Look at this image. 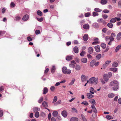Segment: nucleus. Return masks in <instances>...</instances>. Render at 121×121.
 I'll use <instances>...</instances> for the list:
<instances>
[{
	"instance_id": "obj_64",
	"label": "nucleus",
	"mask_w": 121,
	"mask_h": 121,
	"mask_svg": "<svg viewBox=\"0 0 121 121\" xmlns=\"http://www.w3.org/2000/svg\"><path fill=\"white\" fill-rule=\"evenodd\" d=\"M111 36L114 38L116 36V35L114 33H112L111 34Z\"/></svg>"
},
{
	"instance_id": "obj_5",
	"label": "nucleus",
	"mask_w": 121,
	"mask_h": 121,
	"mask_svg": "<svg viewBox=\"0 0 121 121\" xmlns=\"http://www.w3.org/2000/svg\"><path fill=\"white\" fill-rule=\"evenodd\" d=\"M96 52H99L100 51V47L98 45H97L94 47Z\"/></svg>"
},
{
	"instance_id": "obj_63",
	"label": "nucleus",
	"mask_w": 121,
	"mask_h": 121,
	"mask_svg": "<svg viewBox=\"0 0 121 121\" xmlns=\"http://www.w3.org/2000/svg\"><path fill=\"white\" fill-rule=\"evenodd\" d=\"M112 73L111 72H109L108 74V77L110 78L112 76Z\"/></svg>"
},
{
	"instance_id": "obj_28",
	"label": "nucleus",
	"mask_w": 121,
	"mask_h": 121,
	"mask_svg": "<svg viewBox=\"0 0 121 121\" xmlns=\"http://www.w3.org/2000/svg\"><path fill=\"white\" fill-rule=\"evenodd\" d=\"M118 63L116 62H115L112 64V65L113 67H116L118 65Z\"/></svg>"
},
{
	"instance_id": "obj_17",
	"label": "nucleus",
	"mask_w": 121,
	"mask_h": 121,
	"mask_svg": "<svg viewBox=\"0 0 121 121\" xmlns=\"http://www.w3.org/2000/svg\"><path fill=\"white\" fill-rule=\"evenodd\" d=\"M88 35L87 34H85L83 37V40L84 41H86L88 39Z\"/></svg>"
},
{
	"instance_id": "obj_52",
	"label": "nucleus",
	"mask_w": 121,
	"mask_h": 121,
	"mask_svg": "<svg viewBox=\"0 0 121 121\" xmlns=\"http://www.w3.org/2000/svg\"><path fill=\"white\" fill-rule=\"evenodd\" d=\"M103 12H104V13H109V11L108 10L105 9L103 11Z\"/></svg>"
},
{
	"instance_id": "obj_15",
	"label": "nucleus",
	"mask_w": 121,
	"mask_h": 121,
	"mask_svg": "<svg viewBox=\"0 0 121 121\" xmlns=\"http://www.w3.org/2000/svg\"><path fill=\"white\" fill-rule=\"evenodd\" d=\"M61 114L62 116L64 117H66L67 116L66 112L65 110L63 111L62 112Z\"/></svg>"
},
{
	"instance_id": "obj_3",
	"label": "nucleus",
	"mask_w": 121,
	"mask_h": 121,
	"mask_svg": "<svg viewBox=\"0 0 121 121\" xmlns=\"http://www.w3.org/2000/svg\"><path fill=\"white\" fill-rule=\"evenodd\" d=\"M88 77L84 75H82L81 77V81L82 82L86 81L87 80Z\"/></svg>"
},
{
	"instance_id": "obj_48",
	"label": "nucleus",
	"mask_w": 121,
	"mask_h": 121,
	"mask_svg": "<svg viewBox=\"0 0 121 121\" xmlns=\"http://www.w3.org/2000/svg\"><path fill=\"white\" fill-rule=\"evenodd\" d=\"M72 109L74 112L77 113V110L75 108H72Z\"/></svg>"
},
{
	"instance_id": "obj_2",
	"label": "nucleus",
	"mask_w": 121,
	"mask_h": 121,
	"mask_svg": "<svg viewBox=\"0 0 121 121\" xmlns=\"http://www.w3.org/2000/svg\"><path fill=\"white\" fill-rule=\"evenodd\" d=\"M119 82L117 81L114 80L110 82L109 85L111 86L118 85Z\"/></svg>"
},
{
	"instance_id": "obj_13",
	"label": "nucleus",
	"mask_w": 121,
	"mask_h": 121,
	"mask_svg": "<svg viewBox=\"0 0 121 121\" xmlns=\"http://www.w3.org/2000/svg\"><path fill=\"white\" fill-rule=\"evenodd\" d=\"M107 2V0H101L100 1V3L102 5L105 4Z\"/></svg>"
},
{
	"instance_id": "obj_49",
	"label": "nucleus",
	"mask_w": 121,
	"mask_h": 121,
	"mask_svg": "<svg viewBox=\"0 0 121 121\" xmlns=\"http://www.w3.org/2000/svg\"><path fill=\"white\" fill-rule=\"evenodd\" d=\"M43 99L42 97H41L40 99L38 101V102L39 103H40L43 100Z\"/></svg>"
},
{
	"instance_id": "obj_8",
	"label": "nucleus",
	"mask_w": 121,
	"mask_h": 121,
	"mask_svg": "<svg viewBox=\"0 0 121 121\" xmlns=\"http://www.w3.org/2000/svg\"><path fill=\"white\" fill-rule=\"evenodd\" d=\"M90 93L92 94H94V92H96V91L94 90V88L92 87H91L90 88Z\"/></svg>"
},
{
	"instance_id": "obj_20",
	"label": "nucleus",
	"mask_w": 121,
	"mask_h": 121,
	"mask_svg": "<svg viewBox=\"0 0 121 121\" xmlns=\"http://www.w3.org/2000/svg\"><path fill=\"white\" fill-rule=\"evenodd\" d=\"M83 28L85 29H87L89 28V26L87 24H84L83 26Z\"/></svg>"
},
{
	"instance_id": "obj_57",
	"label": "nucleus",
	"mask_w": 121,
	"mask_h": 121,
	"mask_svg": "<svg viewBox=\"0 0 121 121\" xmlns=\"http://www.w3.org/2000/svg\"><path fill=\"white\" fill-rule=\"evenodd\" d=\"M21 19V17L18 16H17L15 17V19L17 21H19Z\"/></svg>"
},
{
	"instance_id": "obj_40",
	"label": "nucleus",
	"mask_w": 121,
	"mask_h": 121,
	"mask_svg": "<svg viewBox=\"0 0 121 121\" xmlns=\"http://www.w3.org/2000/svg\"><path fill=\"white\" fill-rule=\"evenodd\" d=\"M57 98L56 96H55L53 99V100L52 101V103H54L56 102L57 100Z\"/></svg>"
},
{
	"instance_id": "obj_32",
	"label": "nucleus",
	"mask_w": 121,
	"mask_h": 121,
	"mask_svg": "<svg viewBox=\"0 0 121 121\" xmlns=\"http://www.w3.org/2000/svg\"><path fill=\"white\" fill-rule=\"evenodd\" d=\"M81 104H84L85 105L87 106L88 105V103L86 101H85L81 103Z\"/></svg>"
},
{
	"instance_id": "obj_54",
	"label": "nucleus",
	"mask_w": 121,
	"mask_h": 121,
	"mask_svg": "<svg viewBox=\"0 0 121 121\" xmlns=\"http://www.w3.org/2000/svg\"><path fill=\"white\" fill-rule=\"evenodd\" d=\"M99 41H95L94 42H93L92 44V45H96L99 44Z\"/></svg>"
},
{
	"instance_id": "obj_34",
	"label": "nucleus",
	"mask_w": 121,
	"mask_h": 121,
	"mask_svg": "<svg viewBox=\"0 0 121 121\" xmlns=\"http://www.w3.org/2000/svg\"><path fill=\"white\" fill-rule=\"evenodd\" d=\"M94 10L96 12H101L102 11L101 9L97 8H95Z\"/></svg>"
},
{
	"instance_id": "obj_35",
	"label": "nucleus",
	"mask_w": 121,
	"mask_h": 121,
	"mask_svg": "<svg viewBox=\"0 0 121 121\" xmlns=\"http://www.w3.org/2000/svg\"><path fill=\"white\" fill-rule=\"evenodd\" d=\"M75 81V79L74 78L72 79L71 82L69 83V85H71L74 84V83Z\"/></svg>"
},
{
	"instance_id": "obj_31",
	"label": "nucleus",
	"mask_w": 121,
	"mask_h": 121,
	"mask_svg": "<svg viewBox=\"0 0 121 121\" xmlns=\"http://www.w3.org/2000/svg\"><path fill=\"white\" fill-rule=\"evenodd\" d=\"M58 114V112L56 111H55L52 113V115L54 117H55L57 116Z\"/></svg>"
},
{
	"instance_id": "obj_51",
	"label": "nucleus",
	"mask_w": 121,
	"mask_h": 121,
	"mask_svg": "<svg viewBox=\"0 0 121 121\" xmlns=\"http://www.w3.org/2000/svg\"><path fill=\"white\" fill-rule=\"evenodd\" d=\"M69 66L70 68H74L75 67V65L72 63H71L69 64Z\"/></svg>"
},
{
	"instance_id": "obj_11",
	"label": "nucleus",
	"mask_w": 121,
	"mask_h": 121,
	"mask_svg": "<svg viewBox=\"0 0 121 121\" xmlns=\"http://www.w3.org/2000/svg\"><path fill=\"white\" fill-rule=\"evenodd\" d=\"M56 70V68L54 65H53L52 68L51 69V71L52 73H54L55 71Z\"/></svg>"
},
{
	"instance_id": "obj_12",
	"label": "nucleus",
	"mask_w": 121,
	"mask_h": 121,
	"mask_svg": "<svg viewBox=\"0 0 121 121\" xmlns=\"http://www.w3.org/2000/svg\"><path fill=\"white\" fill-rule=\"evenodd\" d=\"M96 61L95 60H92L90 62V65L91 66L93 67L95 65V62Z\"/></svg>"
},
{
	"instance_id": "obj_37",
	"label": "nucleus",
	"mask_w": 121,
	"mask_h": 121,
	"mask_svg": "<svg viewBox=\"0 0 121 121\" xmlns=\"http://www.w3.org/2000/svg\"><path fill=\"white\" fill-rule=\"evenodd\" d=\"M108 26L110 28H111L113 26V24L111 23H109L108 24Z\"/></svg>"
},
{
	"instance_id": "obj_55",
	"label": "nucleus",
	"mask_w": 121,
	"mask_h": 121,
	"mask_svg": "<svg viewBox=\"0 0 121 121\" xmlns=\"http://www.w3.org/2000/svg\"><path fill=\"white\" fill-rule=\"evenodd\" d=\"M85 53V52L84 51H82V52L80 53V55L82 56H83L84 55V54Z\"/></svg>"
},
{
	"instance_id": "obj_27",
	"label": "nucleus",
	"mask_w": 121,
	"mask_h": 121,
	"mask_svg": "<svg viewBox=\"0 0 121 121\" xmlns=\"http://www.w3.org/2000/svg\"><path fill=\"white\" fill-rule=\"evenodd\" d=\"M101 57V55L100 54H98L97 55L96 57V58L97 60H99L100 59Z\"/></svg>"
},
{
	"instance_id": "obj_47",
	"label": "nucleus",
	"mask_w": 121,
	"mask_h": 121,
	"mask_svg": "<svg viewBox=\"0 0 121 121\" xmlns=\"http://www.w3.org/2000/svg\"><path fill=\"white\" fill-rule=\"evenodd\" d=\"M93 15L94 16H95L99 15L98 13L95 12H93Z\"/></svg>"
},
{
	"instance_id": "obj_42",
	"label": "nucleus",
	"mask_w": 121,
	"mask_h": 121,
	"mask_svg": "<svg viewBox=\"0 0 121 121\" xmlns=\"http://www.w3.org/2000/svg\"><path fill=\"white\" fill-rule=\"evenodd\" d=\"M50 89L51 91H53L55 89V87L54 86H52L51 87Z\"/></svg>"
},
{
	"instance_id": "obj_50",
	"label": "nucleus",
	"mask_w": 121,
	"mask_h": 121,
	"mask_svg": "<svg viewBox=\"0 0 121 121\" xmlns=\"http://www.w3.org/2000/svg\"><path fill=\"white\" fill-rule=\"evenodd\" d=\"M110 60H107L105 62V64L107 66L111 62Z\"/></svg>"
},
{
	"instance_id": "obj_33",
	"label": "nucleus",
	"mask_w": 121,
	"mask_h": 121,
	"mask_svg": "<svg viewBox=\"0 0 121 121\" xmlns=\"http://www.w3.org/2000/svg\"><path fill=\"white\" fill-rule=\"evenodd\" d=\"M33 111L34 112L37 111H39L40 110L39 108L37 107H35L33 109Z\"/></svg>"
},
{
	"instance_id": "obj_24",
	"label": "nucleus",
	"mask_w": 121,
	"mask_h": 121,
	"mask_svg": "<svg viewBox=\"0 0 121 121\" xmlns=\"http://www.w3.org/2000/svg\"><path fill=\"white\" fill-rule=\"evenodd\" d=\"M67 69V68L66 67H63L62 69V71L63 73L64 74H65L66 71Z\"/></svg>"
},
{
	"instance_id": "obj_1",
	"label": "nucleus",
	"mask_w": 121,
	"mask_h": 121,
	"mask_svg": "<svg viewBox=\"0 0 121 121\" xmlns=\"http://www.w3.org/2000/svg\"><path fill=\"white\" fill-rule=\"evenodd\" d=\"M98 78H95L92 77L89 79V83L91 84H96L98 82Z\"/></svg>"
},
{
	"instance_id": "obj_21",
	"label": "nucleus",
	"mask_w": 121,
	"mask_h": 121,
	"mask_svg": "<svg viewBox=\"0 0 121 121\" xmlns=\"http://www.w3.org/2000/svg\"><path fill=\"white\" fill-rule=\"evenodd\" d=\"M78 119L75 117H73L71 118L70 121H78Z\"/></svg>"
},
{
	"instance_id": "obj_9",
	"label": "nucleus",
	"mask_w": 121,
	"mask_h": 121,
	"mask_svg": "<svg viewBox=\"0 0 121 121\" xmlns=\"http://www.w3.org/2000/svg\"><path fill=\"white\" fill-rule=\"evenodd\" d=\"M121 48V44L118 45L116 48L115 50V52H117Z\"/></svg>"
},
{
	"instance_id": "obj_60",
	"label": "nucleus",
	"mask_w": 121,
	"mask_h": 121,
	"mask_svg": "<svg viewBox=\"0 0 121 121\" xmlns=\"http://www.w3.org/2000/svg\"><path fill=\"white\" fill-rule=\"evenodd\" d=\"M32 39L31 37L29 36L27 37V40L29 41H31Z\"/></svg>"
},
{
	"instance_id": "obj_45",
	"label": "nucleus",
	"mask_w": 121,
	"mask_h": 121,
	"mask_svg": "<svg viewBox=\"0 0 121 121\" xmlns=\"http://www.w3.org/2000/svg\"><path fill=\"white\" fill-rule=\"evenodd\" d=\"M66 73H66L69 74L71 73V71L69 69H67L66 71Z\"/></svg>"
},
{
	"instance_id": "obj_41",
	"label": "nucleus",
	"mask_w": 121,
	"mask_h": 121,
	"mask_svg": "<svg viewBox=\"0 0 121 121\" xmlns=\"http://www.w3.org/2000/svg\"><path fill=\"white\" fill-rule=\"evenodd\" d=\"M37 13L39 16H41L42 15V12L40 10H38L37 12Z\"/></svg>"
},
{
	"instance_id": "obj_58",
	"label": "nucleus",
	"mask_w": 121,
	"mask_h": 121,
	"mask_svg": "<svg viewBox=\"0 0 121 121\" xmlns=\"http://www.w3.org/2000/svg\"><path fill=\"white\" fill-rule=\"evenodd\" d=\"M61 103V101L60 100H58L56 103H55L54 104L55 105H56L59 104H60Z\"/></svg>"
},
{
	"instance_id": "obj_36",
	"label": "nucleus",
	"mask_w": 121,
	"mask_h": 121,
	"mask_svg": "<svg viewBox=\"0 0 121 121\" xmlns=\"http://www.w3.org/2000/svg\"><path fill=\"white\" fill-rule=\"evenodd\" d=\"M118 85L114 86L113 87V89L114 91H117L118 89Z\"/></svg>"
},
{
	"instance_id": "obj_59",
	"label": "nucleus",
	"mask_w": 121,
	"mask_h": 121,
	"mask_svg": "<svg viewBox=\"0 0 121 121\" xmlns=\"http://www.w3.org/2000/svg\"><path fill=\"white\" fill-rule=\"evenodd\" d=\"M90 15V13H86L85 14V16L86 17H89Z\"/></svg>"
},
{
	"instance_id": "obj_6",
	"label": "nucleus",
	"mask_w": 121,
	"mask_h": 121,
	"mask_svg": "<svg viewBox=\"0 0 121 121\" xmlns=\"http://www.w3.org/2000/svg\"><path fill=\"white\" fill-rule=\"evenodd\" d=\"M29 18V16L27 14H26L22 18L23 20L25 21H27Z\"/></svg>"
},
{
	"instance_id": "obj_22",
	"label": "nucleus",
	"mask_w": 121,
	"mask_h": 121,
	"mask_svg": "<svg viewBox=\"0 0 121 121\" xmlns=\"http://www.w3.org/2000/svg\"><path fill=\"white\" fill-rule=\"evenodd\" d=\"M93 49L92 47H89L88 49V52L89 53H92L93 52Z\"/></svg>"
},
{
	"instance_id": "obj_44",
	"label": "nucleus",
	"mask_w": 121,
	"mask_h": 121,
	"mask_svg": "<svg viewBox=\"0 0 121 121\" xmlns=\"http://www.w3.org/2000/svg\"><path fill=\"white\" fill-rule=\"evenodd\" d=\"M101 47L103 48H104L106 47V45L104 43H102L101 45Z\"/></svg>"
},
{
	"instance_id": "obj_43",
	"label": "nucleus",
	"mask_w": 121,
	"mask_h": 121,
	"mask_svg": "<svg viewBox=\"0 0 121 121\" xmlns=\"http://www.w3.org/2000/svg\"><path fill=\"white\" fill-rule=\"evenodd\" d=\"M110 22L112 23H114L116 22V19L115 17L114 18H112L110 20Z\"/></svg>"
},
{
	"instance_id": "obj_25",
	"label": "nucleus",
	"mask_w": 121,
	"mask_h": 121,
	"mask_svg": "<svg viewBox=\"0 0 121 121\" xmlns=\"http://www.w3.org/2000/svg\"><path fill=\"white\" fill-rule=\"evenodd\" d=\"M43 106L45 108L47 107L48 104L45 101H43L42 103Z\"/></svg>"
},
{
	"instance_id": "obj_39",
	"label": "nucleus",
	"mask_w": 121,
	"mask_h": 121,
	"mask_svg": "<svg viewBox=\"0 0 121 121\" xmlns=\"http://www.w3.org/2000/svg\"><path fill=\"white\" fill-rule=\"evenodd\" d=\"M110 70L111 71H112L113 72H115L117 71V69L115 68H111L110 69Z\"/></svg>"
},
{
	"instance_id": "obj_16",
	"label": "nucleus",
	"mask_w": 121,
	"mask_h": 121,
	"mask_svg": "<svg viewBox=\"0 0 121 121\" xmlns=\"http://www.w3.org/2000/svg\"><path fill=\"white\" fill-rule=\"evenodd\" d=\"M72 56L69 55L67 56L66 58V59L67 60H72Z\"/></svg>"
},
{
	"instance_id": "obj_26",
	"label": "nucleus",
	"mask_w": 121,
	"mask_h": 121,
	"mask_svg": "<svg viewBox=\"0 0 121 121\" xmlns=\"http://www.w3.org/2000/svg\"><path fill=\"white\" fill-rule=\"evenodd\" d=\"M43 91V94H45L47 93L48 91V89L47 87H45L44 88Z\"/></svg>"
},
{
	"instance_id": "obj_19",
	"label": "nucleus",
	"mask_w": 121,
	"mask_h": 121,
	"mask_svg": "<svg viewBox=\"0 0 121 121\" xmlns=\"http://www.w3.org/2000/svg\"><path fill=\"white\" fill-rule=\"evenodd\" d=\"M81 60L82 62L86 63L87 61V59L86 58H82L81 59Z\"/></svg>"
},
{
	"instance_id": "obj_18",
	"label": "nucleus",
	"mask_w": 121,
	"mask_h": 121,
	"mask_svg": "<svg viewBox=\"0 0 121 121\" xmlns=\"http://www.w3.org/2000/svg\"><path fill=\"white\" fill-rule=\"evenodd\" d=\"M89 102L92 104L93 105H94L95 103V100L93 99H90L89 101Z\"/></svg>"
},
{
	"instance_id": "obj_29",
	"label": "nucleus",
	"mask_w": 121,
	"mask_h": 121,
	"mask_svg": "<svg viewBox=\"0 0 121 121\" xmlns=\"http://www.w3.org/2000/svg\"><path fill=\"white\" fill-rule=\"evenodd\" d=\"M75 69L77 70H79L81 69V67L79 65H77L75 66Z\"/></svg>"
},
{
	"instance_id": "obj_38",
	"label": "nucleus",
	"mask_w": 121,
	"mask_h": 121,
	"mask_svg": "<svg viewBox=\"0 0 121 121\" xmlns=\"http://www.w3.org/2000/svg\"><path fill=\"white\" fill-rule=\"evenodd\" d=\"M39 116V113L38 112H36L35 114V116L36 118L38 117Z\"/></svg>"
},
{
	"instance_id": "obj_4",
	"label": "nucleus",
	"mask_w": 121,
	"mask_h": 121,
	"mask_svg": "<svg viewBox=\"0 0 121 121\" xmlns=\"http://www.w3.org/2000/svg\"><path fill=\"white\" fill-rule=\"evenodd\" d=\"M90 93H87L86 94V95L87 97L89 99H90L94 97V96Z\"/></svg>"
},
{
	"instance_id": "obj_23",
	"label": "nucleus",
	"mask_w": 121,
	"mask_h": 121,
	"mask_svg": "<svg viewBox=\"0 0 121 121\" xmlns=\"http://www.w3.org/2000/svg\"><path fill=\"white\" fill-rule=\"evenodd\" d=\"M115 95L114 94L110 93L108 95V97L109 98H111L114 97Z\"/></svg>"
},
{
	"instance_id": "obj_53",
	"label": "nucleus",
	"mask_w": 121,
	"mask_h": 121,
	"mask_svg": "<svg viewBox=\"0 0 121 121\" xmlns=\"http://www.w3.org/2000/svg\"><path fill=\"white\" fill-rule=\"evenodd\" d=\"M102 17L104 19H106L108 18V16L107 15L104 14L102 15Z\"/></svg>"
},
{
	"instance_id": "obj_30",
	"label": "nucleus",
	"mask_w": 121,
	"mask_h": 121,
	"mask_svg": "<svg viewBox=\"0 0 121 121\" xmlns=\"http://www.w3.org/2000/svg\"><path fill=\"white\" fill-rule=\"evenodd\" d=\"M106 118L107 119L109 120L113 119V117H112L109 115H107L106 116Z\"/></svg>"
},
{
	"instance_id": "obj_10",
	"label": "nucleus",
	"mask_w": 121,
	"mask_h": 121,
	"mask_svg": "<svg viewBox=\"0 0 121 121\" xmlns=\"http://www.w3.org/2000/svg\"><path fill=\"white\" fill-rule=\"evenodd\" d=\"M91 108L92 109V111L94 112L95 113H97V111L95 106L94 105H92L91 106Z\"/></svg>"
},
{
	"instance_id": "obj_62",
	"label": "nucleus",
	"mask_w": 121,
	"mask_h": 121,
	"mask_svg": "<svg viewBox=\"0 0 121 121\" xmlns=\"http://www.w3.org/2000/svg\"><path fill=\"white\" fill-rule=\"evenodd\" d=\"M15 5V4L13 2H12L10 4V6L12 8H13L14 7Z\"/></svg>"
},
{
	"instance_id": "obj_56",
	"label": "nucleus",
	"mask_w": 121,
	"mask_h": 121,
	"mask_svg": "<svg viewBox=\"0 0 121 121\" xmlns=\"http://www.w3.org/2000/svg\"><path fill=\"white\" fill-rule=\"evenodd\" d=\"M35 33L36 35H38L40 34V31L39 30H36L35 31Z\"/></svg>"
},
{
	"instance_id": "obj_61",
	"label": "nucleus",
	"mask_w": 121,
	"mask_h": 121,
	"mask_svg": "<svg viewBox=\"0 0 121 121\" xmlns=\"http://www.w3.org/2000/svg\"><path fill=\"white\" fill-rule=\"evenodd\" d=\"M103 19L102 18H100L99 19H98L97 20V22H102V21L103 20Z\"/></svg>"
},
{
	"instance_id": "obj_14",
	"label": "nucleus",
	"mask_w": 121,
	"mask_h": 121,
	"mask_svg": "<svg viewBox=\"0 0 121 121\" xmlns=\"http://www.w3.org/2000/svg\"><path fill=\"white\" fill-rule=\"evenodd\" d=\"M73 51L75 53H77L78 52V49L77 47H75L73 48Z\"/></svg>"
},
{
	"instance_id": "obj_46",
	"label": "nucleus",
	"mask_w": 121,
	"mask_h": 121,
	"mask_svg": "<svg viewBox=\"0 0 121 121\" xmlns=\"http://www.w3.org/2000/svg\"><path fill=\"white\" fill-rule=\"evenodd\" d=\"M36 18L37 20L39 22H40L43 21V19L42 17H41L40 18H39L37 17Z\"/></svg>"
},
{
	"instance_id": "obj_7",
	"label": "nucleus",
	"mask_w": 121,
	"mask_h": 121,
	"mask_svg": "<svg viewBox=\"0 0 121 121\" xmlns=\"http://www.w3.org/2000/svg\"><path fill=\"white\" fill-rule=\"evenodd\" d=\"M117 39L118 41L121 39V32H119L117 35Z\"/></svg>"
}]
</instances>
